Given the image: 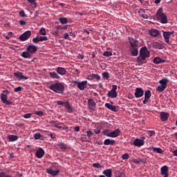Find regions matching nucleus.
Listing matches in <instances>:
<instances>
[{
    "label": "nucleus",
    "mask_w": 177,
    "mask_h": 177,
    "mask_svg": "<svg viewBox=\"0 0 177 177\" xmlns=\"http://www.w3.org/2000/svg\"><path fill=\"white\" fill-rule=\"evenodd\" d=\"M102 133L105 135V136H108L109 138L111 137V130L106 129L102 131Z\"/></svg>",
    "instance_id": "37"
},
{
    "label": "nucleus",
    "mask_w": 177,
    "mask_h": 177,
    "mask_svg": "<svg viewBox=\"0 0 177 177\" xmlns=\"http://www.w3.org/2000/svg\"><path fill=\"white\" fill-rule=\"evenodd\" d=\"M103 56H106V57H109V56H113V53L111 51H105L103 53Z\"/></svg>",
    "instance_id": "43"
},
{
    "label": "nucleus",
    "mask_w": 177,
    "mask_h": 177,
    "mask_svg": "<svg viewBox=\"0 0 177 177\" xmlns=\"http://www.w3.org/2000/svg\"><path fill=\"white\" fill-rule=\"evenodd\" d=\"M19 16H21V17H27V15H26V12H24V10H21L19 12Z\"/></svg>",
    "instance_id": "51"
},
{
    "label": "nucleus",
    "mask_w": 177,
    "mask_h": 177,
    "mask_svg": "<svg viewBox=\"0 0 177 177\" xmlns=\"http://www.w3.org/2000/svg\"><path fill=\"white\" fill-rule=\"evenodd\" d=\"M86 79L89 81H92L93 80H97V81H99V80H100V75L97 74H91L87 76Z\"/></svg>",
    "instance_id": "22"
},
{
    "label": "nucleus",
    "mask_w": 177,
    "mask_h": 177,
    "mask_svg": "<svg viewBox=\"0 0 177 177\" xmlns=\"http://www.w3.org/2000/svg\"><path fill=\"white\" fill-rule=\"evenodd\" d=\"M86 85H88V81L86 80L79 82L77 88L80 89V91H84V89L86 88Z\"/></svg>",
    "instance_id": "15"
},
{
    "label": "nucleus",
    "mask_w": 177,
    "mask_h": 177,
    "mask_svg": "<svg viewBox=\"0 0 177 177\" xmlns=\"http://www.w3.org/2000/svg\"><path fill=\"white\" fill-rule=\"evenodd\" d=\"M64 107L66 108L67 113H73V106L70 104V102H68V101H66L65 102Z\"/></svg>",
    "instance_id": "28"
},
{
    "label": "nucleus",
    "mask_w": 177,
    "mask_h": 177,
    "mask_svg": "<svg viewBox=\"0 0 177 177\" xmlns=\"http://www.w3.org/2000/svg\"><path fill=\"white\" fill-rule=\"evenodd\" d=\"M105 107H106V109H109V110H111V111H114L115 113H117V111H118V110H120L119 106H117L115 105H113L110 103H106L105 104Z\"/></svg>",
    "instance_id": "9"
},
{
    "label": "nucleus",
    "mask_w": 177,
    "mask_h": 177,
    "mask_svg": "<svg viewBox=\"0 0 177 177\" xmlns=\"http://www.w3.org/2000/svg\"><path fill=\"white\" fill-rule=\"evenodd\" d=\"M30 37H31V31L27 30L19 36V39L20 41H27Z\"/></svg>",
    "instance_id": "7"
},
{
    "label": "nucleus",
    "mask_w": 177,
    "mask_h": 177,
    "mask_svg": "<svg viewBox=\"0 0 177 177\" xmlns=\"http://www.w3.org/2000/svg\"><path fill=\"white\" fill-rule=\"evenodd\" d=\"M15 175H16V176H17V177H21V176H23V174H20V172H19V171H17Z\"/></svg>",
    "instance_id": "62"
},
{
    "label": "nucleus",
    "mask_w": 177,
    "mask_h": 177,
    "mask_svg": "<svg viewBox=\"0 0 177 177\" xmlns=\"http://www.w3.org/2000/svg\"><path fill=\"white\" fill-rule=\"evenodd\" d=\"M133 145L136 147H141V146H143V145H145V140L139 138H136L133 141Z\"/></svg>",
    "instance_id": "14"
},
{
    "label": "nucleus",
    "mask_w": 177,
    "mask_h": 177,
    "mask_svg": "<svg viewBox=\"0 0 177 177\" xmlns=\"http://www.w3.org/2000/svg\"><path fill=\"white\" fill-rule=\"evenodd\" d=\"M61 125H64V124L63 122H60V123H57L55 127V128H57L58 129H63V126Z\"/></svg>",
    "instance_id": "44"
},
{
    "label": "nucleus",
    "mask_w": 177,
    "mask_h": 177,
    "mask_svg": "<svg viewBox=\"0 0 177 177\" xmlns=\"http://www.w3.org/2000/svg\"><path fill=\"white\" fill-rule=\"evenodd\" d=\"M57 146L59 147V149H61V150H67V145L64 144V142H58Z\"/></svg>",
    "instance_id": "35"
},
{
    "label": "nucleus",
    "mask_w": 177,
    "mask_h": 177,
    "mask_svg": "<svg viewBox=\"0 0 177 177\" xmlns=\"http://www.w3.org/2000/svg\"><path fill=\"white\" fill-rule=\"evenodd\" d=\"M21 91H23V87L21 86H18L14 88V92H21Z\"/></svg>",
    "instance_id": "50"
},
{
    "label": "nucleus",
    "mask_w": 177,
    "mask_h": 177,
    "mask_svg": "<svg viewBox=\"0 0 177 177\" xmlns=\"http://www.w3.org/2000/svg\"><path fill=\"white\" fill-rule=\"evenodd\" d=\"M37 50H38V48L35 45H29L26 48V51H24L21 53V56L24 57V59H31L32 55L37 53Z\"/></svg>",
    "instance_id": "2"
},
{
    "label": "nucleus",
    "mask_w": 177,
    "mask_h": 177,
    "mask_svg": "<svg viewBox=\"0 0 177 177\" xmlns=\"http://www.w3.org/2000/svg\"><path fill=\"white\" fill-rule=\"evenodd\" d=\"M55 70L57 74L59 75H66V73H67L66 68L60 66L57 67Z\"/></svg>",
    "instance_id": "21"
},
{
    "label": "nucleus",
    "mask_w": 177,
    "mask_h": 177,
    "mask_svg": "<svg viewBox=\"0 0 177 177\" xmlns=\"http://www.w3.org/2000/svg\"><path fill=\"white\" fill-rule=\"evenodd\" d=\"M122 160H128L129 158V153H124L122 156Z\"/></svg>",
    "instance_id": "49"
},
{
    "label": "nucleus",
    "mask_w": 177,
    "mask_h": 177,
    "mask_svg": "<svg viewBox=\"0 0 177 177\" xmlns=\"http://www.w3.org/2000/svg\"><path fill=\"white\" fill-rule=\"evenodd\" d=\"M153 47L155 49H164V45L160 42L153 43Z\"/></svg>",
    "instance_id": "30"
},
{
    "label": "nucleus",
    "mask_w": 177,
    "mask_h": 177,
    "mask_svg": "<svg viewBox=\"0 0 177 177\" xmlns=\"http://www.w3.org/2000/svg\"><path fill=\"white\" fill-rule=\"evenodd\" d=\"M8 95H9V91H3V93L0 95V99L2 103L6 104L7 106H10V104H13V102L8 100Z\"/></svg>",
    "instance_id": "5"
},
{
    "label": "nucleus",
    "mask_w": 177,
    "mask_h": 177,
    "mask_svg": "<svg viewBox=\"0 0 177 177\" xmlns=\"http://www.w3.org/2000/svg\"><path fill=\"white\" fill-rule=\"evenodd\" d=\"M172 153H173V156H174V157H177V149L173 151Z\"/></svg>",
    "instance_id": "64"
},
{
    "label": "nucleus",
    "mask_w": 177,
    "mask_h": 177,
    "mask_svg": "<svg viewBox=\"0 0 177 177\" xmlns=\"http://www.w3.org/2000/svg\"><path fill=\"white\" fill-rule=\"evenodd\" d=\"M153 63L154 64H160V63H165V60L160 57H155L153 58Z\"/></svg>",
    "instance_id": "32"
},
{
    "label": "nucleus",
    "mask_w": 177,
    "mask_h": 177,
    "mask_svg": "<svg viewBox=\"0 0 177 177\" xmlns=\"http://www.w3.org/2000/svg\"><path fill=\"white\" fill-rule=\"evenodd\" d=\"M7 139L9 140V142H16L17 139H19V137L16 135H8L7 137Z\"/></svg>",
    "instance_id": "29"
},
{
    "label": "nucleus",
    "mask_w": 177,
    "mask_h": 177,
    "mask_svg": "<svg viewBox=\"0 0 177 177\" xmlns=\"http://www.w3.org/2000/svg\"><path fill=\"white\" fill-rule=\"evenodd\" d=\"M33 138L35 140H38L39 139H41L42 138V136L41 135V133H35Z\"/></svg>",
    "instance_id": "42"
},
{
    "label": "nucleus",
    "mask_w": 177,
    "mask_h": 177,
    "mask_svg": "<svg viewBox=\"0 0 177 177\" xmlns=\"http://www.w3.org/2000/svg\"><path fill=\"white\" fill-rule=\"evenodd\" d=\"M168 171H169L168 166L167 165L162 166L160 169L161 175H164V177H168L169 176Z\"/></svg>",
    "instance_id": "17"
},
{
    "label": "nucleus",
    "mask_w": 177,
    "mask_h": 177,
    "mask_svg": "<svg viewBox=\"0 0 177 177\" xmlns=\"http://www.w3.org/2000/svg\"><path fill=\"white\" fill-rule=\"evenodd\" d=\"M149 57H150V51L147 49V47H142L140 50L139 56L137 57V63L145 64V63H147L146 59Z\"/></svg>",
    "instance_id": "1"
},
{
    "label": "nucleus",
    "mask_w": 177,
    "mask_h": 177,
    "mask_svg": "<svg viewBox=\"0 0 177 177\" xmlns=\"http://www.w3.org/2000/svg\"><path fill=\"white\" fill-rule=\"evenodd\" d=\"M104 145L105 146H114L115 145V140L107 138L104 140Z\"/></svg>",
    "instance_id": "24"
},
{
    "label": "nucleus",
    "mask_w": 177,
    "mask_h": 177,
    "mask_svg": "<svg viewBox=\"0 0 177 177\" xmlns=\"http://www.w3.org/2000/svg\"><path fill=\"white\" fill-rule=\"evenodd\" d=\"M31 115H32V113H26L24 115V118H31Z\"/></svg>",
    "instance_id": "53"
},
{
    "label": "nucleus",
    "mask_w": 177,
    "mask_h": 177,
    "mask_svg": "<svg viewBox=\"0 0 177 177\" xmlns=\"http://www.w3.org/2000/svg\"><path fill=\"white\" fill-rule=\"evenodd\" d=\"M49 75L50 78H55L56 80H59L60 78V76H59V75H57V73L55 72H50Z\"/></svg>",
    "instance_id": "36"
},
{
    "label": "nucleus",
    "mask_w": 177,
    "mask_h": 177,
    "mask_svg": "<svg viewBox=\"0 0 177 177\" xmlns=\"http://www.w3.org/2000/svg\"><path fill=\"white\" fill-rule=\"evenodd\" d=\"M162 35L165 41V43L168 44V45H171V42L169 41V38H171V36L172 35V34H174V31L167 32V31L162 30Z\"/></svg>",
    "instance_id": "6"
},
{
    "label": "nucleus",
    "mask_w": 177,
    "mask_h": 177,
    "mask_svg": "<svg viewBox=\"0 0 177 177\" xmlns=\"http://www.w3.org/2000/svg\"><path fill=\"white\" fill-rule=\"evenodd\" d=\"M88 104L89 110H91V111H95L96 109V102H95V100H93V99H88Z\"/></svg>",
    "instance_id": "12"
},
{
    "label": "nucleus",
    "mask_w": 177,
    "mask_h": 177,
    "mask_svg": "<svg viewBox=\"0 0 177 177\" xmlns=\"http://www.w3.org/2000/svg\"><path fill=\"white\" fill-rule=\"evenodd\" d=\"M150 149H152L154 153H158V154H162V153H164V151L161 148H156V147H150Z\"/></svg>",
    "instance_id": "33"
},
{
    "label": "nucleus",
    "mask_w": 177,
    "mask_h": 177,
    "mask_svg": "<svg viewBox=\"0 0 177 177\" xmlns=\"http://www.w3.org/2000/svg\"><path fill=\"white\" fill-rule=\"evenodd\" d=\"M156 17L160 21L162 24H167L168 23V18L167 15L162 12V8H159L156 12Z\"/></svg>",
    "instance_id": "4"
},
{
    "label": "nucleus",
    "mask_w": 177,
    "mask_h": 177,
    "mask_svg": "<svg viewBox=\"0 0 177 177\" xmlns=\"http://www.w3.org/2000/svg\"><path fill=\"white\" fill-rule=\"evenodd\" d=\"M168 82H169V80L167 78H163L159 81L160 86H164L165 88H167Z\"/></svg>",
    "instance_id": "27"
},
{
    "label": "nucleus",
    "mask_w": 177,
    "mask_h": 177,
    "mask_svg": "<svg viewBox=\"0 0 177 177\" xmlns=\"http://www.w3.org/2000/svg\"><path fill=\"white\" fill-rule=\"evenodd\" d=\"M134 164H140V162H145L143 159H133Z\"/></svg>",
    "instance_id": "40"
},
{
    "label": "nucleus",
    "mask_w": 177,
    "mask_h": 177,
    "mask_svg": "<svg viewBox=\"0 0 177 177\" xmlns=\"http://www.w3.org/2000/svg\"><path fill=\"white\" fill-rule=\"evenodd\" d=\"M28 2H29L30 3H33V5L37 6V3H35V0H27Z\"/></svg>",
    "instance_id": "60"
},
{
    "label": "nucleus",
    "mask_w": 177,
    "mask_h": 177,
    "mask_svg": "<svg viewBox=\"0 0 177 177\" xmlns=\"http://www.w3.org/2000/svg\"><path fill=\"white\" fill-rule=\"evenodd\" d=\"M39 39L40 42H42L43 41H48V37L41 36V37H39Z\"/></svg>",
    "instance_id": "46"
},
{
    "label": "nucleus",
    "mask_w": 177,
    "mask_h": 177,
    "mask_svg": "<svg viewBox=\"0 0 177 177\" xmlns=\"http://www.w3.org/2000/svg\"><path fill=\"white\" fill-rule=\"evenodd\" d=\"M39 34L40 35H46V30H45V28H41L39 31Z\"/></svg>",
    "instance_id": "41"
},
{
    "label": "nucleus",
    "mask_w": 177,
    "mask_h": 177,
    "mask_svg": "<svg viewBox=\"0 0 177 177\" xmlns=\"http://www.w3.org/2000/svg\"><path fill=\"white\" fill-rule=\"evenodd\" d=\"M47 174H49V175H52L53 176H57L59 175V172H60L59 170H53L52 169H46Z\"/></svg>",
    "instance_id": "23"
},
{
    "label": "nucleus",
    "mask_w": 177,
    "mask_h": 177,
    "mask_svg": "<svg viewBox=\"0 0 177 177\" xmlns=\"http://www.w3.org/2000/svg\"><path fill=\"white\" fill-rule=\"evenodd\" d=\"M141 16L143 17V19H148L149 16L146 14H141Z\"/></svg>",
    "instance_id": "63"
},
{
    "label": "nucleus",
    "mask_w": 177,
    "mask_h": 177,
    "mask_svg": "<svg viewBox=\"0 0 177 177\" xmlns=\"http://www.w3.org/2000/svg\"><path fill=\"white\" fill-rule=\"evenodd\" d=\"M35 156L37 158H42L45 156V151L42 148H39L36 151Z\"/></svg>",
    "instance_id": "16"
},
{
    "label": "nucleus",
    "mask_w": 177,
    "mask_h": 177,
    "mask_svg": "<svg viewBox=\"0 0 177 177\" xmlns=\"http://www.w3.org/2000/svg\"><path fill=\"white\" fill-rule=\"evenodd\" d=\"M118 95V93L117 91H113L112 90L108 92L107 96L108 97H111V99H115Z\"/></svg>",
    "instance_id": "25"
},
{
    "label": "nucleus",
    "mask_w": 177,
    "mask_h": 177,
    "mask_svg": "<svg viewBox=\"0 0 177 177\" xmlns=\"http://www.w3.org/2000/svg\"><path fill=\"white\" fill-rule=\"evenodd\" d=\"M0 177H12L10 175L6 174L5 172L3 171H1L0 172Z\"/></svg>",
    "instance_id": "47"
},
{
    "label": "nucleus",
    "mask_w": 177,
    "mask_h": 177,
    "mask_svg": "<svg viewBox=\"0 0 177 177\" xmlns=\"http://www.w3.org/2000/svg\"><path fill=\"white\" fill-rule=\"evenodd\" d=\"M134 95H135V97L137 98L142 97V96L145 95V91L142 88H136Z\"/></svg>",
    "instance_id": "13"
},
{
    "label": "nucleus",
    "mask_w": 177,
    "mask_h": 177,
    "mask_svg": "<svg viewBox=\"0 0 177 177\" xmlns=\"http://www.w3.org/2000/svg\"><path fill=\"white\" fill-rule=\"evenodd\" d=\"M57 104H58V106H63V104L65 105L66 102L63 101H57Z\"/></svg>",
    "instance_id": "59"
},
{
    "label": "nucleus",
    "mask_w": 177,
    "mask_h": 177,
    "mask_svg": "<svg viewBox=\"0 0 177 177\" xmlns=\"http://www.w3.org/2000/svg\"><path fill=\"white\" fill-rule=\"evenodd\" d=\"M150 97H151V91L150 90H147L145 92V99L142 101L143 104L148 103Z\"/></svg>",
    "instance_id": "10"
},
{
    "label": "nucleus",
    "mask_w": 177,
    "mask_h": 177,
    "mask_svg": "<svg viewBox=\"0 0 177 177\" xmlns=\"http://www.w3.org/2000/svg\"><path fill=\"white\" fill-rule=\"evenodd\" d=\"M49 89L55 92V93H63L64 92V86L62 83H55L50 85Z\"/></svg>",
    "instance_id": "3"
},
{
    "label": "nucleus",
    "mask_w": 177,
    "mask_h": 177,
    "mask_svg": "<svg viewBox=\"0 0 177 177\" xmlns=\"http://www.w3.org/2000/svg\"><path fill=\"white\" fill-rule=\"evenodd\" d=\"M93 168H102L100 163H93Z\"/></svg>",
    "instance_id": "52"
},
{
    "label": "nucleus",
    "mask_w": 177,
    "mask_h": 177,
    "mask_svg": "<svg viewBox=\"0 0 177 177\" xmlns=\"http://www.w3.org/2000/svg\"><path fill=\"white\" fill-rule=\"evenodd\" d=\"M165 89H167V87H164L163 86H160V85L156 88L157 92H164Z\"/></svg>",
    "instance_id": "38"
},
{
    "label": "nucleus",
    "mask_w": 177,
    "mask_h": 177,
    "mask_svg": "<svg viewBox=\"0 0 177 177\" xmlns=\"http://www.w3.org/2000/svg\"><path fill=\"white\" fill-rule=\"evenodd\" d=\"M15 77L19 81H21V80H28V77L23 75V73L21 72H17L14 73Z\"/></svg>",
    "instance_id": "19"
},
{
    "label": "nucleus",
    "mask_w": 177,
    "mask_h": 177,
    "mask_svg": "<svg viewBox=\"0 0 177 177\" xmlns=\"http://www.w3.org/2000/svg\"><path fill=\"white\" fill-rule=\"evenodd\" d=\"M58 20L61 24H67L68 23V19L66 17H59Z\"/></svg>",
    "instance_id": "34"
},
{
    "label": "nucleus",
    "mask_w": 177,
    "mask_h": 177,
    "mask_svg": "<svg viewBox=\"0 0 177 177\" xmlns=\"http://www.w3.org/2000/svg\"><path fill=\"white\" fill-rule=\"evenodd\" d=\"M19 24L20 26H26V24H27V22L23 19L19 21Z\"/></svg>",
    "instance_id": "56"
},
{
    "label": "nucleus",
    "mask_w": 177,
    "mask_h": 177,
    "mask_svg": "<svg viewBox=\"0 0 177 177\" xmlns=\"http://www.w3.org/2000/svg\"><path fill=\"white\" fill-rule=\"evenodd\" d=\"M130 52L131 56H138L139 55V50L138 49V47L130 48Z\"/></svg>",
    "instance_id": "26"
},
{
    "label": "nucleus",
    "mask_w": 177,
    "mask_h": 177,
    "mask_svg": "<svg viewBox=\"0 0 177 177\" xmlns=\"http://www.w3.org/2000/svg\"><path fill=\"white\" fill-rule=\"evenodd\" d=\"M32 42H34V44H38L39 42H40L39 37H36L33 38Z\"/></svg>",
    "instance_id": "48"
},
{
    "label": "nucleus",
    "mask_w": 177,
    "mask_h": 177,
    "mask_svg": "<svg viewBox=\"0 0 177 177\" xmlns=\"http://www.w3.org/2000/svg\"><path fill=\"white\" fill-rule=\"evenodd\" d=\"M149 136H154V135H156V131H149Z\"/></svg>",
    "instance_id": "61"
},
{
    "label": "nucleus",
    "mask_w": 177,
    "mask_h": 177,
    "mask_svg": "<svg viewBox=\"0 0 177 177\" xmlns=\"http://www.w3.org/2000/svg\"><path fill=\"white\" fill-rule=\"evenodd\" d=\"M34 114H36V115H39V117H42V115H44V111H35Z\"/></svg>",
    "instance_id": "45"
},
{
    "label": "nucleus",
    "mask_w": 177,
    "mask_h": 177,
    "mask_svg": "<svg viewBox=\"0 0 177 177\" xmlns=\"http://www.w3.org/2000/svg\"><path fill=\"white\" fill-rule=\"evenodd\" d=\"M102 77L105 80H109L110 78V74L109 73V72H104L102 73Z\"/></svg>",
    "instance_id": "39"
},
{
    "label": "nucleus",
    "mask_w": 177,
    "mask_h": 177,
    "mask_svg": "<svg viewBox=\"0 0 177 177\" xmlns=\"http://www.w3.org/2000/svg\"><path fill=\"white\" fill-rule=\"evenodd\" d=\"M86 133L88 138H91L93 135V132H92V131H87Z\"/></svg>",
    "instance_id": "55"
},
{
    "label": "nucleus",
    "mask_w": 177,
    "mask_h": 177,
    "mask_svg": "<svg viewBox=\"0 0 177 177\" xmlns=\"http://www.w3.org/2000/svg\"><path fill=\"white\" fill-rule=\"evenodd\" d=\"M111 91H112L113 92H117V85L113 84L112 85V89Z\"/></svg>",
    "instance_id": "57"
},
{
    "label": "nucleus",
    "mask_w": 177,
    "mask_h": 177,
    "mask_svg": "<svg viewBox=\"0 0 177 177\" xmlns=\"http://www.w3.org/2000/svg\"><path fill=\"white\" fill-rule=\"evenodd\" d=\"M100 131H101L100 127H97L94 130V132L97 135L98 133H100Z\"/></svg>",
    "instance_id": "58"
},
{
    "label": "nucleus",
    "mask_w": 177,
    "mask_h": 177,
    "mask_svg": "<svg viewBox=\"0 0 177 177\" xmlns=\"http://www.w3.org/2000/svg\"><path fill=\"white\" fill-rule=\"evenodd\" d=\"M121 135V130L120 129H115L114 131L111 130V138H118Z\"/></svg>",
    "instance_id": "18"
},
{
    "label": "nucleus",
    "mask_w": 177,
    "mask_h": 177,
    "mask_svg": "<svg viewBox=\"0 0 177 177\" xmlns=\"http://www.w3.org/2000/svg\"><path fill=\"white\" fill-rule=\"evenodd\" d=\"M64 39H68L69 41L71 40V39L68 36V33H64Z\"/></svg>",
    "instance_id": "54"
},
{
    "label": "nucleus",
    "mask_w": 177,
    "mask_h": 177,
    "mask_svg": "<svg viewBox=\"0 0 177 177\" xmlns=\"http://www.w3.org/2000/svg\"><path fill=\"white\" fill-rule=\"evenodd\" d=\"M160 120L162 122H165L168 120V118H169V113L167 112H160Z\"/></svg>",
    "instance_id": "20"
},
{
    "label": "nucleus",
    "mask_w": 177,
    "mask_h": 177,
    "mask_svg": "<svg viewBox=\"0 0 177 177\" xmlns=\"http://www.w3.org/2000/svg\"><path fill=\"white\" fill-rule=\"evenodd\" d=\"M104 175L106 177H113V171L111 169H106L103 171Z\"/></svg>",
    "instance_id": "31"
},
{
    "label": "nucleus",
    "mask_w": 177,
    "mask_h": 177,
    "mask_svg": "<svg viewBox=\"0 0 177 177\" xmlns=\"http://www.w3.org/2000/svg\"><path fill=\"white\" fill-rule=\"evenodd\" d=\"M149 35L153 38H157L161 35V32H160V30L153 28L149 30Z\"/></svg>",
    "instance_id": "11"
},
{
    "label": "nucleus",
    "mask_w": 177,
    "mask_h": 177,
    "mask_svg": "<svg viewBox=\"0 0 177 177\" xmlns=\"http://www.w3.org/2000/svg\"><path fill=\"white\" fill-rule=\"evenodd\" d=\"M128 39L131 48H138V46H139V42L138 41V40L131 37H129Z\"/></svg>",
    "instance_id": "8"
}]
</instances>
